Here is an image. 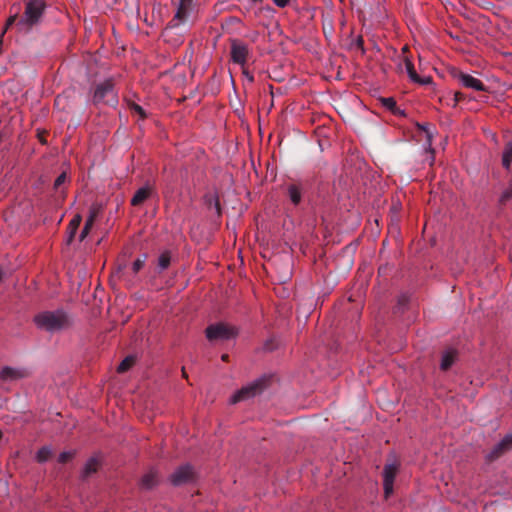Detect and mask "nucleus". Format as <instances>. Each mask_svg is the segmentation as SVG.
Wrapping results in <instances>:
<instances>
[{"instance_id":"nucleus-14","label":"nucleus","mask_w":512,"mask_h":512,"mask_svg":"<svg viewBox=\"0 0 512 512\" xmlns=\"http://www.w3.org/2000/svg\"><path fill=\"white\" fill-rule=\"evenodd\" d=\"M456 360V352L454 350H447L441 357L440 367L442 370L449 369Z\"/></svg>"},{"instance_id":"nucleus-16","label":"nucleus","mask_w":512,"mask_h":512,"mask_svg":"<svg viewBox=\"0 0 512 512\" xmlns=\"http://www.w3.org/2000/svg\"><path fill=\"white\" fill-rule=\"evenodd\" d=\"M502 164L506 169H510L512 164V143L507 144L503 151Z\"/></svg>"},{"instance_id":"nucleus-18","label":"nucleus","mask_w":512,"mask_h":512,"mask_svg":"<svg viewBox=\"0 0 512 512\" xmlns=\"http://www.w3.org/2000/svg\"><path fill=\"white\" fill-rule=\"evenodd\" d=\"M288 194H289V198L290 200L294 203V204H298L301 200V192L299 190V188L295 185H292L288 188Z\"/></svg>"},{"instance_id":"nucleus-10","label":"nucleus","mask_w":512,"mask_h":512,"mask_svg":"<svg viewBox=\"0 0 512 512\" xmlns=\"http://www.w3.org/2000/svg\"><path fill=\"white\" fill-rule=\"evenodd\" d=\"M459 79H460L461 84L467 88H471L476 91L484 90L483 83L479 79H477L471 75L462 74Z\"/></svg>"},{"instance_id":"nucleus-23","label":"nucleus","mask_w":512,"mask_h":512,"mask_svg":"<svg viewBox=\"0 0 512 512\" xmlns=\"http://www.w3.org/2000/svg\"><path fill=\"white\" fill-rule=\"evenodd\" d=\"M130 108H131L132 113H134L135 115H138L140 118L144 119L146 117V113L140 105L132 104Z\"/></svg>"},{"instance_id":"nucleus-19","label":"nucleus","mask_w":512,"mask_h":512,"mask_svg":"<svg viewBox=\"0 0 512 512\" xmlns=\"http://www.w3.org/2000/svg\"><path fill=\"white\" fill-rule=\"evenodd\" d=\"M170 254L168 252H163L158 258V266L161 270L166 269L170 264Z\"/></svg>"},{"instance_id":"nucleus-28","label":"nucleus","mask_w":512,"mask_h":512,"mask_svg":"<svg viewBox=\"0 0 512 512\" xmlns=\"http://www.w3.org/2000/svg\"><path fill=\"white\" fill-rule=\"evenodd\" d=\"M72 457V453L71 452H63L59 455V462L61 463H65L66 461H68V459H70Z\"/></svg>"},{"instance_id":"nucleus-7","label":"nucleus","mask_w":512,"mask_h":512,"mask_svg":"<svg viewBox=\"0 0 512 512\" xmlns=\"http://www.w3.org/2000/svg\"><path fill=\"white\" fill-rule=\"evenodd\" d=\"M106 96H110L111 98L107 100L108 102H111L112 104L116 102L115 95L113 93V85L110 81H106L97 86L93 98L95 102H101Z\"/></svg>"},{"instance_id":"nucleus-8","label":"nucleus","mask_w":512,"mask_h":512,"mask_svg":"<svg viewBox=\"0 0 512 512\" xmlns=\"http://www.w3.org/2000/svg\"><path fill=\"white\" fill-rule=\"evenodd\" d=\"M404 64H405V70H406L409 78L411 79V81H413L415 83L422 84V85L431 83L432 79L430 76H425V77L418 76L411 60H409L408 58H405Z\"/></svg>"},{"instance_id":"nucleus-11","label":"nucleus","mask_w":512,"mask_h":512,"mask_svg":"<svg viewBox=\"0 0 512 512\" xmlns=\"http://www.w3.org/2000/svg\"><path fill=\"white\" fill-rule=\"evenodd\" d=\"M81 222H82V217L79 214H76L71 219V221L69 222L68 228H67V243H71Z\"/></svg>"},{"instance_id":"nucleus-30","label":"nucleus","mask_w":512,"mask_h":512,"mask_svg":"<svg viewBox=\"0 0 512 512\" xmlns=\"http://www.w3.org/2000/svg\"><path fill=\"white\" fill-rule=\"evenodd\" d=\"M65 179H66V175L63 173L61 174L60 176H58V178L55 180V186H60L62 183L65 182Z\"/></svg>"},{"instance_id":"nucleus-20","label":"nucleus","mask_w":512,"mask_h":512,"mask_svg":"<svg viewBox=\"0 0 512 512\" xmlns=\"http://www.w3.org/2000/svg\"><path fill=\"white\" fill-rule=\"evenodd\" d=\"M50 455L51 449L49 447H43L37 452L36 458L39 462H44L49 459Z\"/></svg>"},{"instance_id":"nucleus-2","label":"nucleus","mask_w":512,"mask_h":512,"mask_svg":"<svg viewBox=\"0 0 512 512\" xmlns=\"http://www.w3.org/2000/svg\"><path fill=\"white\" fill-rule=\"evenodd\" d=\"M237 331L234 327L224 323L210 325L206 329V336L210 341L213 340H228L236 335Z\"/></svg>"},{"instance_id":"nucleus-6","label":"nucleus","mask_w":512,"mask_h":512,"mask_svg":"<svg viewBox=\"0 0 512 512\" xmlns=\"http://www.w3.org/2000/svg\"><path fill=\"white\" fill-rule=\"evenodd\" d=\"M248 56L249 50L245 44L236 40L231 43V58L234 63L244 66Z\"/></svg>"},{"instance_id":"nucleus-25","label":"nucleus","mask_w":512,"mask_h":512,"mask_svg":"<svg viewBox=\"0 0 512 512\" xmlns=\"http://www.w3.org/2000/svg\"><path fill=\"white\" fill-rule=\"evenodd\" d=\"M97 465H98L97 461H96V460H94V459H91V460L86 464V467H85L86 472H87V473H89V472H94V471H96V469H97Z\"/></svg>"},{"instance_id":"nucleus-1","label":"nucleus","mask_w":512,"mask_h":512,"mask_svg":"<svg viewBox=\"0 0 512 512\" xmlns=\"http://www.w3.org/2000/svg\"><path fill=\"white\" fill-rule=\"evenodd\" d=\"M36 325L48 331L60 329L66 323V316L63 312H44L35 317Z\"/></svg>"},{"instance_id":"nucleus-26","label":"nucleus","mask_w":512,"mask_h":512,"mask_svg":"<svg viewBox=\"0 0 512 512\" xmlns=\"http://www.w3.org/2000/svg\"><path fill=\"white\" fill-rule=\"evenodd\" d=\"M98 213H99V207H97V206L91 207L90 212H89V217L87 219H92V222L94 223Z\"/></svg>"},{"instance_id":"nucleus-17","label":"nucleus","mask_w":512,"mask_h":512,"mask_svg":"<svg viewBox=\"0 0 512 512\" xmlns=\"http://www.w3.org/2000/svg\"><path fill=\"white\" fill-rule=\"evenodd\" d=\"M134 363H135V358L132 356H128L119 364L117 371L119 373L126 372L134 365Z\"/></svg>"},{"instance_id":"nucleus-22","label":"nucleus","mask_w":512,"mask_h":512,"mask_svg":"<svg viewBox=\"0 0 512 512\" xmlns=\"http://www.w3.org/2000/svg\"><path fill=\"white\" fill-rule=\"evenodd\" d=\"M145 261H146V255H143L142 257L137 258V259L133 262V266H132L133 271H134L135 273H137L138 271H140V270L143 268V266H144V264H145Z\"/></svg>"},{"instance_id":"nucleus-13","label":"nucleus","mask_w":512,"mask_h":512,"mask_svg":"<svg viewBox=\"0 0 512 512\" xmlns=\"http://www.w3.org/2000/svg\"><path fill=\"white\" fill-rule=\"evenodd\" d=\"M150 195V189L148 187H142L136 191L131 199L133 206L141 205Z\"/></svg>"},{"instance_id":"nucleus-27","label":"nucleus","mask_w":512,"mask_h":512,"mask_svg":"<svg viewBox=\"0 0 512 512\" xmlns=\"http://www.w3.org/2000/svg\"><path fill=\"white\" fill-rule=\"evenodd\" d=\"M382 102L389 109H392L396 105V102L393 98H384Z\"/></svg>"},{"instance_id":"nucleus-4","label":"nucleus","mask_w":512,"mask_h":512,"mask_svg":"<svg viewBox=\"0 0 512 512\" xmlns=\"http://www.w3.org/2000/svg\"><path fill=\"white\" fill-rule=\"evenodd\" d=\"M399 465L396 462L387 463L383 469V489L385 498L393 493L394 480L398 473Z\"/></svg>"},{"instance_id":"nucleus-9","label":"nucleus","mask_w":512,"mask_h":512,"mask_svg":"<svg viewBox=\"0 0 512 512\" xmlns=\"http://www.w3.org/2000/svg\"><path fill=\"white\" fill-rule=\"evenodd\" d=\"M192 476V468L190 466H183L177 469L171 476V481L175 485L182 484L189 480Z\"/></svg>"},{"instance_id":"nucleus-32","label":"nucleus","mask_w":512,"mask_h":512,"mask_svg":"<svg viewBox=\"0 0 512 512\" xmlns=\"http://www.w3.org/2000/svg\"><path fill=\"white\" fill-rule=\"evenodd\" d=\"M149 478H150V476H149V475H147V476H145V477H144V479H143V482H144V484H145L146 486H151V485H152V483H150V482H149Z\"/></svg>"},{"instance_id":"nucleus-3","label":"nucleus","mask_w":512,"mask_h":512,"mask_svg":"<svg viewBox=\"0 0 512 512\" xmlns=\"http://www.w3.org/2000/svg\"><path fill=\"white\" fill-rule=\"evenodd\" d=\"M43 9V0H29L26 4L24 17L19 24L33 25L39 20Z\"/></svg>"},{"instance_id":"nucleus-33","label":"nucleus","mask_w":512,"mask_h":512,"mask_svg":"<svg viewBox=\"0 0 512 512\" xmlns=\"http://www.w3.org/2000/svg\"><path fill=\"white\" fill-rule=\"evenodd\" d=\"M15 18H16L15 16H12V17H10V18L8 19V21H7V27H8V26H10V25L15 21Z\"/></svg>"},{"instance_id":"nucleus-29","label":"nucleus","mask_w":512,"mask_h":512,"mask_svg":"<svg viewBox=\"0 0 512 512\" xmlns=\"http://www.w3.org/2000/svg\"><path fill=\"white\" fill-rule=\"evenodd\" d=\"M273 2L280 8L286 7L290 4L291 0H273Z\"/></svg>"},{"instance_id":"nucleus-21","label":"nucleus","mask_w":512,"mask_h":512,"mask_svg":"<svg viewBox=\"0 0 512 512\" xmlns=\"http://www.w3.org/2000/svg\"><path fill=\"white\" fill-rule=\"evenodd\" d=\"M512 447V435H507L496 447L498 451H503Z\"/></svg>"},{"instance_id":"nucleus-15","label":"nucleus","mask_w":512,"mask_h":512,"mask_svg":"<svg viewBox=\"0 0 512 512\" xmlns=\"http://www.w3.org/2000/svg\"><path fill=\"white\" fill-rule=\"evenodd\" d=\"M23 375L21 371L10 367H5L0 371V377L4 380L21 378Z\"/></svg>"},{"instance_id":"nucleus-31","label":"nucleus","mask_w":512,"mask_h":512,"mask_svg":"<svg viewBox=\"0 0 512 512\" xmlns=\"http://www.w3.org/2000/svg\"><path fill=\"white\" fill-rule=\"evenodd\" d=\"M426 137H427V143L429 148L431 149V143H432V134L425 129Z\"/></svg>"},{"instance_id":"nucleus-12","label":"nucleus","mask_w":512,"mask_h":512,"mask_svg":"<svg viewBox=\"0 0 512 512\" xmlns=\"http://www.w3.org/2000/svg\"><path fill=\"white\" fill-rule=\"evenodd\" d=\"M190 1L191 0H180L179 8L175 14L174 19L172 20L173 26H177L183 21L188 10Z\"/></svg>"},{"instance_id":"nucleus-24","label":"nucleus","mask_w":512,"mask_h":512,"mask_svg":"<svg viewBox=\"0 0 512 512\" xmlns=\"http://www.w3.org/2000/svg\"><path fill=\"white\" fill-rule=\"evenodd\" d=\"M93 222H92V219H87L86 222H85V225H84V228L83 230L81 231V234H80V240H83L89 233L91 227L93 226Z\"/></svg>"},{"instance_id":"nucleus-5","label":"nucleus","mask_w":512,"mask_h":512,"mask_svg":"<svg viewBox=\"0 0 512 512\" xmlns=\"http://www.w3.org/2000/svg\"><path fill=\"white\" fill-rule=\"evenodd\" d=\"M262 380H257L253 382L252 384H249L236 393H234L231 398L230 402L235 404L243 400H247L255 395H257L262 390Z\"/></svg>"}]
</instances>
